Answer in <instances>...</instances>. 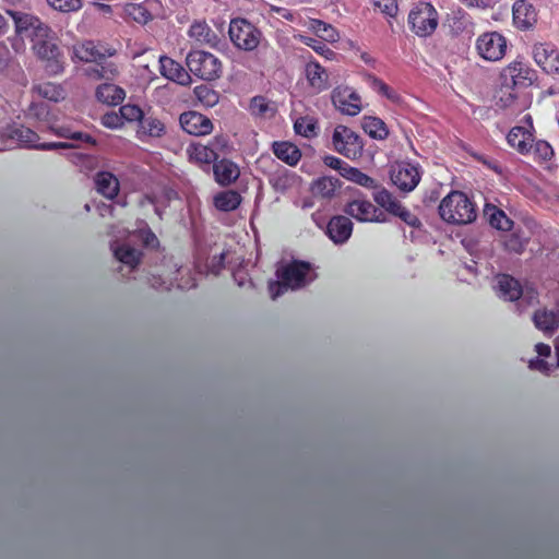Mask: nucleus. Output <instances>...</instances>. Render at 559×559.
Wrapping results in <instances>:
<instances>
[{
  "label": "nucleus",
  "instance_id": "obj_1",
  "mask_svg": "<svg viewBox=\"0 0 559 559\" xmlns=\"http://www.w3.org/2000/svg\"><path fill=\"white\" fill-rule=\"evenodd\" d=\"M501 102L504 106L512 104L518 98V91L530 87L537 80V74L531 66L522 59H515L506 66L500 73Z\"/></svg>",
  "mask_w": 559,
  "mask_h": 559
},
{
  "label": "nucleus",
  "instance_id": "obj_2",
  "mask_svg": "<svg viewBox=\"0 0 559 559\" xmlns=\"http://www.w3.org/2000/svg\"><path fill=\"white\" fill-rule=\"evenodd\" d=\"M311 263L301 260H293L276 270L277 281L269 283V292L273 299L283 295L287 289H299L305 287L312 278Z\"/></svg>",
  "mask_w": 559,
  "mask_h": 559
},
{
  "label": "nucleus",
  "instance_id": "obj_3",
  "mask_svg": "<svg viewBox=\"0 0 559 559\" xmlns=\"http://www.w3.org/2000/svg\"><path fill=\"white\" fill-rule=\"evenodd\" d=\"M439 215L445 223L466 225L477 217L475 203L462 191H451L439 204Z\"/></svg>",
  "mask_w": 559,
  "mask_h": 559
},
{
  "label": "nucleus",
  "instance_id": "obj_4",
  "mask_svg": "<svg viewBox=\"0 0 559 559\" xmlns=\"http://www.w3.org/2000/svg\"><path fill=\"white\" fill-rule=\"evenodd\" d=\"M187 67L193 75L204 81H214L223 73L222 61L204 50L190 51L186 58Z\"/></svg>",
  "mask_w": 559,
  "mask_h": 559
},
{
  "label": "nucleus",
  "instance_id": "obj_5",
  "mask_svg": "<svg viewBox=\"0 0 559 559\" xmlns=\"http://www.w3.org/2000/svg\"><path fill=\"white\" fill-rule=\"evenodd\" d=\"M51 35L52 32L47 37L33 39V49L38 59L45 62L47 74L58 75L63 72L64 62L62 52Z\"/></svg>",
  "mask_w": 559,
  "mask_h": 559
},
{
  "label": "nucleus",
  "instance_id": "obj_6",
  "mask_svg": "<svg viewBox=\"0 0 559 559\" xmlns=\"http://www.w3.org/2000/svg\"><path fill=\"white\" fill-rule=\"evenodd\" d=\"M228 34L235 47L243 51H253L263 38L262 32L245 19L231 20Z\"/></svg>",
  "mask_w": 559,
  "mask_h": 559
},
{
  "label": "nucleus",
  "instance_id": "obj_7",
  "mask_svg": "<svg viewBox=\"0 0 559 559\" xmlns=\"http://www.w3.org/2000/svg\"><path fill=\"white\" fill-rule=\"evenodd\" d=\"M408 25L417 36H429L438 26V12L431 3L420 2L411 10Z\"/></svg>",
  "mask_w": 559,
  "mask_h": 559
},
{
  "label": "nucleus",
  "instance_id": "obj_8",
  "mask_svg": "<svg viewBox=\"0 0 559 559\" xmlns=\"http://www.w3.org/2000/svg\"><path fill=\"white\" fill-rule=\"evenodd\" d=\"M332 143L334 150L347 158L356 159L362 155V139L346 126L338 124L335 127Z\"/></svg>",
  "mask_w": 559,
  "mask_h": 559
},
{
  "label": "nucleus",
  "instance_id": "obj_9",
  "mask_svg": "<svg viewBox=\"0 0 559 559\" xmlns=\"http://www.w3.org/2000/svg\"><path fill=\"white\" fill-rule=\"evenodd\" d=\"M8 136L25 148L52 151L72 147V145L66 142H40V138L35 131L22 124L10 128Z\"/></svg>",
  "mask_w": 559,
  "mask_h": 559
},
{
  "label": "nucleus",
  "instance_id": "obj_10",
  "mask_svg": "<svg viewBox=\"0 0 559 559\" xmlns=\"http://www.w3.org/2000/svg\"><path fill=\"white\" fill-rule=\"evenodd\" d=\"M344 213L360 223H385L386 214L366 199H354L346 203Z\"/></svg>",
  "mask_w": 559,
  "mask_h": 559
},
{
  "label": "nucleus",
  "instance_id": "obj_11",
  "mask_svg": "<svg viewBox=\"0 0 559 559\" xmlns=\"http://www.w3.org/2000/svg\"><path fill=\"white\" fill-rule=\"evenodd\" d=\"M507 38L498 32H487L478 36L476 49L487 61H499L507 52Z\"/></svg>",
  "mask_w": 559,
  "mask_h": 559
},
{
  "label": "nucleus",
  "instance_id": "obj_12",
  "mask_svg": "<svg viewBox=\"0 0 559 559\" xmlns=\"http://www.w3.org/2000/svg\"><path fill=\"white\" fill-rule=\"evenodd\" d=\"M9 14L14 21L16 34L21 37L33 40L36 37H47L51 33V28L35 15L17 11H9Z\"/></svg>",
  "mask_w": 559,
  "mask_h": 559
},
{
  "label": "nucleus",
  "instance_id": "obj_13",
  "mask_svg": "<svg viewBox=\"0 0 559 559\" xmlns=\"http://www.w3.org/2000/svg\"><path fill=\"white\" fill-rule=\"evenodd\" d=\"M334 107L347 116H357L361 111L360 96L348 86H336L331 94Z\"/></svg>",
  "mask_w": 559,
  "mask_h": 559
},
{
  "label": "nucleus",
  "instance_id": "obj_14",
  "mask_svg": "<svg viewBox=\"0 0 559 559\" xmlns=\"http://www.w3.org/2000/svg\"><path fill=\"white\" fill-rule=\"evenodd\" d=\"M180 127L185 132L194 136H204L212 133L214 126L212 120L198 111L189 110L179 116Z\"/></svg>",
  "mask_w": 559,
  "mask_h": 559
},
{
  "label": "nucleus",
  "instance_id": "obj_15",
  "mask_svg": "<svg viewBox=\"0 0 559 559\" xmlns=\"http://www.w3.org/2000/svg\"><path fill=\"white\" fill-rule=\"evenodd\" d=\"M498 288L500 296L509 301H514L521 297H525L530 302L537 301L538 293L533 289L524 290L518 280L508 274H501L498 276Z\"/></svg>",
  "mask_w": 559,
  "mask_h": 559
},
{
  "label": "nucleus",
  "instance_id": "obj_16",
  "mask_svg": "<svg viewBox=\"0 0 559 559\" xmlns=\"http://www.w3.org/2000/svg\"><path fill=\"white\" fill-rule=\"evenodd\" d=\"M392 182L402 191H413L420 181L417 166L411 163H399L391 169Z\"/></svg>",
  "mask_w": 559,
  "mask_h": 559
},
{
  "label": "nucleus",
  "instance_id": "obj_17",
  "mask_svg": "<svg viewBox=\"0 0 559 559\" xmlns=\"http://www.w3.org/2000/svg\"><path fill=\"white\" fill-rule=\"evenodd\" d=\"M115 53V48L96 44L93 40H86L74 46L75 58L84 62H94L97 66H100L107 57Z\"/></svg>",
  "mask_w": 559,
  "mask_h": 559
},
{
  "label": "nucleus",
  "instance_id": "obj_18",
  "mask_svg": "<svg viewBox=\"0 0 559 559\" xmlns=\"http://www.w3.org/2000/svg\"><path fill=\"white\" fill-rule=\"evenodd\" d=\"M533 58L547 74L559 75V50L548 44H537L533 49Z\"/></svg>",
  "mask_w": 559,
  "mask_h": 559
},
{
  "label": "nucleus",
  "instance_id": "obj_19",
  "mask_svg": "<svg viewBox=\"0 0 559 559\" xmlns=\"http://www.w3.org/2000/svg\"><path fill=\"white\" fill-rule=\"evenodd\" d=\"M512 13L513 24L521 31H528L533 28L538 20L535 7L524 0H519L513 4Z\"/></svg>",
  "mask_w": 559,
  "mask_h": 559
},
{
  "label": "nucleus",
  "instance_id": "obj_20",
  "mask_svg": "<svg viewBox=\"0 0 559 559\" xmlns=\"http://www.w3.org/2000/svg\"><path fill=\"white\" fill-rule=\"evenodd\" d=\"M188 35L200 45L218 47L221 36L204 20H195L189 27Z\"/></svg>",
  "mask_w": 559,
  "mask_h": 559
},
{
  "label": "nucleus",
  "instance_id": "obj_21",
  "mask_svg": "<svg viewBox=\"0 0 559 559\" xmlns=\"http://www.w3.org/2000/svg\"><path fill=\"white\" fill-rule=\"evenodd\" d=\"M353 233L350 218L344 215L333 216L326 226V234L334 243H344Z\"/></svg>",
  "mask_w": 559,
  "mask_h": 559
},
{
  "label": "nucleus",
  "instance_id": "obj_22",
  "mask_svg": "<svg viewBox=\"0 0 559 559\" xmlns=\"http://www.w3.org/2000/svg\"><path fill=\"white\" fill-rule=\"evenodd\" d=\"M159 71L164 78L180 85H188L191 82L189 72L179 62L167 56L159 58Z\"/></svg>",
  "mask_w": 559,
  "mask_h": 559
},
{
  "label": "nucleus",
  "instance_id": "obj_23",
  "mask_svg": "<svg viewBox=\"0 0 559 559\" xmlns=\"http://www.w3.org/2000/svg\"><path fill=\"white\" fill-rule=\"evenodd\" d=\"M508 144L522 155L531 153L534 142L533 132L522 126L513 127L507 135Z\"/></svg>",
  "mask_w": 559,
  "mask_h": 559
},
{
  "label": "nucleus",
  "instance_id": "obj_24",
  "mask_svg": "<svg viewBox=\"0 0 559 559\" xmlns=\"http://www.w3.org/2000/svg\"><path fill=\"white\" fill-rule=\"evenodd\" d=\"M213 173L216 182L224 187L234 183L240 175L238 165L227 158L216 159L213 164Z\"/></svg>",
  "mask_w": 559,
  "mask_h": 559
},
{
  "label": "nucleus",
  "instance_id": "obj_25",
  "mask_svg": "<svg viewBox=\"0 0 559 559\" xmlns=\"http://www.w3.org/2000/svg\"><path fill=\"white\" fill-rule=\"evenodd\" d=\"M305 73L309 85L318 93L329 88V74L318 61H309Z\"/></svg>",
  "mask_w": 559,
  "mask_h": 559
},
{
  "label": "nucleus",
  "instance_id": "obj_26",
  "mask_svg": "<svg viewBox=\"0 0 559 559\" xmlns=\"http://www.w3.org/2000/svg\"><path fill=\"white\" fill-rule=\"evenodd\" d=\"M273 154L288 166H296L301 158V151L297 145L288 141H274L272 143Z\"/></svg>",
  "mask_w": 559,
  "mask_h": 559
},
{
  "label": "nucleus",
  "instance_id": "obj_27",
  "mask_svg": "<svg viewBox=\"0 0 559 559\" xmlns=\"http://www.w3.org/2000/svg\"><path fill=\"white\" fill-rule=\"evenodd\" d=\"M95 96L103 104L117 106L126 98V91L116 84L103 83L97 86Z\"/></svg>",
  "mask_w": 559,
  "mask_h": 559
},
{
  "label": "nucleus",
  "instance_id": "obj_28",
  "mask_svg": "<svg viewBox=\"0 0 559 559\" xmlns=\"http://www.w3.org/2000/svg\"><path fill=\"white\" fill-rule=\"evenodd\" d=\"M533 322L545 335H552L559 328V313L554 310L539 309L533 316Z\"/></svg>",
  "mask_w": 559,
  "mask_h": 559
},
{
  "label": "nucleus",
  "instance_id": "obj_29",
  "mask_svg": "<svg viewBox=\"0 0 559 559\" xmlns=\"http://www.w3.org/2000/svg\"><path fill=\"white\" fill-rule=\"evenodd\" d=\"M138 127V134L140 138H160L166 133V127L164 122L153 115L144 114Z\"/></svg>",
  "mask_w": 559,
  "mask_h": 559
},
{
  "label": "nucleus",
  "instance_id": "obj_30",
  "mask_svg": "<svg viewBox=\"0 0 559 559\" xmlns=\"http://www.w3.org/2000/svg\"><path fill=\"white\" fill-rule=\"evenodd\" d=\"M186 152L189 160L198 165H210L216 162L215 152L209 146V144L190 143Z\"/></svg>",
  "mask_w": 559,
  "mask_h": 559
},
{
  "label": "nucleus",
  "instance_id": "obj_31",
  "mask_svg": "<svg viewBox=\"0 0 559 559\" xmlns=\"http://www.w3.org/2000/svg\"><path fill=\"white\" fill-rule=\"evenodd\" d=\"M97 191L107 199H114L119 192V181L115 175L109 171H99L95 177Z\"/></svg>",
  "mask_w": 559,
  "mask_h": 559
},
{
  "label": "nucleus",
  "instance_id": "obj_32",
  "mask_svg": "<svg viewBox=\"0 0 559 559\" xmlns=\"http://www.w3.org/2000/svg\"><path fill=\"white\" fill-rule=\"evenodd\" d=\"M242 198L235 190H225L216 193L213 198L214 206L221 212H231L239 207Z\"/></svg>",
  "mask_w": 559,
  "mask_h": 559
},
{
  "label": "nucleus",
  "instance_id": "obj_33",
  "mask_svg": "<svg viewBox=\"0 0 559 559\" xmlns=\"http://www.w3.org/2000/svg\"><path fill=\"white\" fill-rule=\"evenodd\" d=\"M365 81L374 92L385 97L390 102L394 104H400L402 102V96L389 86L383 80L379 79L372 73L365 74Z\"/></svg>",
  "mask_w": 559,
  "mask_h": 559
},
{
  "label": "nucleus",
  "instance_id": "obj_34",
  "mask_svg": "<svg viewBox=\"0 0 559 559\" xmlns=\"http://www.w3.org/2000/svg\"><path fill=\"white\" fill-rule=\"evenodd\" d=\"M361 127L364 131L374 140H384L389 135V129L385 122L373 116H366L362 118Z\"/></svg>",
  "mask_w": 559,
  "mask_h": 559
},
{
  "label": "nucleus",
  "instance_id": "obj_35",
  "mask_svg": "<svg viewBox=\"0 0 559 559\" xmlns=\"http://www.w3.org/2000/svg\"><path fill=\"white\" fill-rule=\"evenodd\" d=\"M340 187V180L333 177H320L311 185V192L316 197L331 199Z\"/></svg>",
  "mask_w": 559,
  "mask_h": 559
},
{
  "label": "nucleus",
  "instance_id": "obj_36",
  "mask_svg": "<svg viewBox=\"0 0 559 559\" xmlns=\"http://www.w3.org/2000/svg\"><path fill=\"white\" fill-rule=\"evenodd\" d=\"M485 215L488 217L489 224L499 230H510L513 222L506 215V213L495 205H486Z\"/></svg>",
  "mask_w": 559,
  "mask_h": 559
},
{
  "label": "nucleus",
  "instance_id": "obj_37",
  "mask_svg": "<svg viewBox=\"0 0 559 559\" xmlns=\"http://www.w3.org/2000/svg\"><path fill=\"white\" fill-rule=\"evenodd\" d=\"M373 200L374 202L383 209L384 213H389L391 215H394L396 211L400 210V206L402 205L401 202L385 188H381L373 192Z\"/></svg>",
  "mask_w": 559,
  "mask_h": 559
},
{
  "label": "nucleus",
  "instance_id": "obj_38",
  "mask_svg": "<svg viewBox=\"0 0 559 559\" xmlns=\"http://www.w3.org/2000/svg\"><path fill=\"white\" fill-rule=\"evenodd\" d=\"M32 91L39 97L46 98L51 102H59L64 98V91L61 85L52 82H44L36 84L32 87Z\"/></svg>",
  "mask_w": 559,
  "mask_h": 559
},
{
  "label": "nucleus",
  "instance_id": "obj_39",
  "mask_svg": "<svg viewBox=\"0 0 559 559\" xmlns=\"http://www.w3.org/2000/svg\"><path fill=\"white\" fill-rule=\"evenodd\" d=\"M114 255L121 263L135 269L141 262L142 252L130 246L122 245L114 250Z\"/></svg>",
  "mask_w": 559,
  "mask_h": 559
},
{
  "label": "nucleus",
  "instance_id": "obj_40",
  "mask_svg": "<svg viewBox=\"0 0 559 559\" xmlns=\"http://www.w3.org/2000/svg\"><path fill=\"white\" fill-rule=\"evenodd\" d=\"M342 177L367 189L378 188V183L372 177L368 176L360 169L353 166H349L348 168L344 169V173H342Z\"/></svg>",
  "mask_w": 559,
  "mask_h": 559
},
{
  "label": "nucleus",
  "instance_id": "obj_41",
  "mask_svg": "<svg viewBox=\"0 0 559 559\" xmlns=\"http://www.w3.org/2000/svg\"><path fill=\"white\" fill-rule=\"evenodd\" d=\"M295 132L307 139H311L318 135L319 124L314 117L304 116L296 119L294 123Z\"/></svg>",
  "mask_w": 559,
  "mask_h": 559
},
{
  "label": "nucleus",
  "instance_id": "obj_42",
  "mask_svg": "<svg viewBox=\"0 0 559 559\" xmlns=\"http://www.w3.org/2000/svg\"><path fill=\"white\" fill-rule=\"evenodd\" d=\"M531 153L538 163L549 162L555 155L552 146L545 140H534Z\"/></svg>",
  "mask_w": 559,
  "mask_h": 559
},
{
  "label": "nucleus",
  "instance_id": "obj_43",
  "mask_svg": "<svg viewBox=\"0 0 559 559\" xmlns=\"http://www.w3.org/2000/svg\"><path fill=\"white\" fill-rule=\"evenodd\" d=\"M198 100L205 107H213L219 100V94L207 85H200L194 88Z\"/></svg>",
  "mask_w": 559,
  "mask_h": 559
},
{
  "label": "nucleus",
  "instance_id": "obj_44",
  "mask_svg": "<svg viewBox=\"0 0 559 559\" xmlns=\"http://www.w3.org/2000/svg\"><path fill=\"white\" fill-rule=\"evenodd\" d=\"M126 11L132 20L140 24H146L153 20L152 13L143 3H131Z\"/></svg>",
  "mask_w": 559,
  "mask_h": 559
},
{
  "label": "nucleus",
  "instance_id": "obj_45",
  "mask_svg": "<svg viewBox=\"0 0 559 559\" xmlns=\"http://www.w3.org/2000/svg\"><path fill=\"white\" fill-rule=\"evenodd\" d=\"M48 5L61 13L78 12L83 7V0H46Z\"/></svg>",
  "mask_w": 559,
  "mask_h": 559
},
{
  "label": "nucleus",
  "instance_id": "obj_46",
  "mask_svg": "<svg viewBox=\"0 0 559 559\" xmlns=\"http://www.w3.org/2000/svg\"><path fill=\"white\" fill-rule=\"evenodd\" d=\"M123 123L124 122H140L143 118L144 111L133 104L122 105L119 109Z\"/></svg>",
  "mask_w": 559,
  "mask_h": 559
},
{
  "label": "nucleus",
  "instance_id": "obj_47",
  "mask_svg": "<svg viewBox=\"0 0 559 559\" xmlns=\"http://www.w3.org/2000/svg\"><path fill=\"white\" fill-rule=\"evenodd\" d=\"M27 115L39 121H49L50 107L43 102H32L28 106Z\"/></svg>",
  "mask_w": 559,
  "mask_h": 559
},
{
  "label": "nucleus",
  "instance_id": "obj_48",
  "mask_svg": "<svg viewBox=\"0 0 559 559\" xmlns=\"http://www.w3.org/2000/svg\"><path fill=\"white\" fill-rule=\"evenodd\" d=\"M527 245V239L522 238L518 233H512L504 241V247L508 251L514 253H522Z\"/></svg>",
  "mask_w": 559,
  "mask_h": 559
},
{
  "label": "nucleus",
  "instance_id": "obj_49",
  "mask_svg": "<svg viewBox=\"0 0 559 559\" xmlns=\"http://www.w3.org/2000/svg\"><path fill=\"white\" fill-rule=\"evenodd\" d=\"M207 144L215 152L216 159H218L221 153H227L230 147L229 139L225 134L215 135Z\"/></svg>",
  "mask_w": 559,
  "mask_h": 559
},
{
  "label": "nucleus",
  "instance_id": "obj_50",
  "mask_svg": "<svg viewBox=\"0 0 559 559\" xmlns=\"http://www.w3.org/2000/svg\"><path fill=\"white\" fill-rule=\"evenodd\" d=\"M372 3L374 8L390 17L395 16L399 10L396 0H372Z\"/></svg>",
  "mask_w": 559,
  "mask_h": 559
},
{
  "label": "nucleus",
  "instance_id": "obj_51",
  "mask_svg": "<svg viewBox=\"0 0 559 559\" xmlns=\"http://www.w3.org/2000/svg\"><path fill=\"white\" fill-rule=\"evenodd\" d=\"M304 43L311 47L316 52L326 58L334 55V51L331 50L323 41L313 37H305Z\"/></svg>",
  "mask_w": 559,
  "mask_h": 559
},
{
  "label": "nucleus",
  "instance_id": "obj_52",
  "mask_svg": "<svg viewBox=\"0 0 559 559\" xmlns=\"http://www.w3.org/2000/svg\"><path fill=\"white\" fill-rule=\"evenodd\" d=\"M100 122L104 127L109 129H119L123 127V121L120 111L106 112L105 115H103Z\"/></svg>",
  "mask_w": 559,
  "mask_h": 559
},
{
  "label": "nucleus",
  "instance_id": "obj_53",
  "mask_svg": "<svg viewBox=\"0 0 559 559\" xmlns=\"http://www.w3.org/2000/svg\"><path fill=\"white\" fill-rule=\"evenodd\" d=\"M393 216L399 217L411 227H419L421 225L420 219L403 205L400 206V210Z\"/></svg>",
  "mask_w": 559,
  "mask_h": 559
},
{
  "label": "nucleus",
  "instance_id": "obj_54",
  "mask_svg": "<svg viewBox=\"0 0 559 559\" xmlns=\"http://www.w3.org/2000/svg\"><path fill=\"white\" fill-rule=\"evenodd\" d=\"M323 163L325 166L337 170L338 174L342 176V173H344V169L348 168L350 165L344 162L343 159L334 156V155H325L323 157Z\"/></svg>",
  "mask_w": 559,
  "mask_h": 559
},
{
  "label": "nucleus",
  "instance_id": "obj_55",
  "mask_svg": "<svg viewBox=\"0 0 559 559\" xmlns=\"http://www.w3.org/2000/svg\"><path fill=\"white\" fill-rule=\"evenodd\" d=\"M109 72L111 75H115L117 73V69L114 67V64H109L108 66V69H106L103 63L100 66H97L94 67L93 69H91V71L88 72L91 76L95 78V79H103L105 78V72Z\"/></svg>",
  "mask_w": 559,
  "mask_h": 559
},
{
  "label": "nucleus",
  "instance_id": "obj_56",
  "mask_svg": "<svg viewBox=\"0 0 559 559\" xmlns=\"http://www.w3.org/2000/svg\"><path fill=\"white\" fill-rule=\"evenodd\" d=\"M528 367L532 370H537L545 374H547L550 371V367H549L548 362L542 358H536V359L530 360Z\"/></svg>",
  "mask_w": 559,
  "mask_h": 559
},
{
  "label": "nucleus",
  "instance_id": "obj_57",
  "mask_svg": "<svg viewBox=\"0 0 559 559\" xmlns=\"http://www.w3.org/2000/svg\"><path fill=\"white\" fill-rule=\"evenodd\" d=\"M70 140L82 141L93 146L96 145V140L91 134L80 131H72Z\"/></svg>",
  "mask_w": 559,
  "mask_h": 559
},
{
  "label": "nucleus",
  "instance_id": "obj_58",
  "mask_svg": "<svg viewBox=\"0 0 559 559\" xmlns=\"http://www.w3.org/2000/svg\"><path fill=\"white\" fill-rule=\"evenodd\" d=\"M468 8L487 9L493 4V0H461Z\"/></svg>",
  "mask_w": 559,
  "mask_h": 559
},
{
  "label": "nucleus",
  "instance_id": "obj_59",
  "mask_svg": "<svg viewBox=\"0 0 559 559\" xmlns=\"http://www.w3.org/2000/svg\"><path fill=\"white\" fill-rule=\"evenodd\" d=\"M535 350L540 357H549L551 353V348L548 344L538 343L535 346Z\"/></svg>",
  "mask_w": 559,
  "mask_h": 559
},
{
  "label": "nucleus",
  "instance_id": "obj_60",
  "mask_svg": "<svg viewBox=\"0 0 559 559\" xmlns=\"http://www.w3.org/2000/svg\"><path fill=\"white\" fill-rule=\"evenodd\" d=\"M53 133L60 138L70 139L72 131L68 127L52 128Z\"/></svg>",
  "mask_w": 559,
  "mask_h": 559
},
{
  "label": "nucleus",
  "instance_id": "obj_61",
  "mask_svg": "<svg viewBox=\"0 0 559 559\" xmlns=\"http://www.w3.org/2000/svg\"><path fill=\"white\" fill-rule=\"evenodd\" d=\"M143 241L145 246H154L155 243H158L157 237L151 230L145 231Z\"/></svg>",
  "mask_w": 559,
  "mask_h": 559
},
{
  "label": "nucleus",
  "instance_id": "obj_62",
  "mask_svg": "<svg viewBox=\"0 0 559 559\" xmlns=\"http://www.w3.org/2000/svg\"><path fill=\"white\" fill-rule=\"evenodd\" d=\"M483 164H485L488 168L495 170L496 173H501V167L499 166L498 162L496 160H487L485 158L480 159Z\"/></svg>",
  "mask_w": 559,
  "mask_h": 559
},
{
  "label": "nucleus",
  "instance_id": "obj_63",
  "mask_svg": "<svg viewBox=\"0 0 559 559\" xmlns=\"http://www.w3.org/2000/svg\"><path fill=\"white\" fill-rule=\"evenodd\" d=\"M319 26H323V31L326 33V37L331 40H334L335 29L332 26L326 25L323 22H319Z\"/></svg>",
  "mask_w": 559,
  "mask_h": 559
},
{
  "label": "nucleus",
  "instance_id": "obj_64",
  "mask_svg": "<svg viewBox=\"0 0 559 559\" xmlns=\"http://www.w3.org/2000/svg\"><path fill=\"white\" fill-rule=\"evenodd\" d=\"M251 108H252L253 112L261 115V111L264 110L261 105V97H254L252 99Z\"/></svg>",
  "mask_w": 559,
  "mask_h": 559
}]
</instances>
